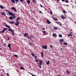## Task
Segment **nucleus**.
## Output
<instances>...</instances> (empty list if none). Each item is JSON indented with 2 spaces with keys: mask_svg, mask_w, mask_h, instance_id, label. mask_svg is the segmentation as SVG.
<instances>
[{
  "mask_svg": "<svg viewBox=\"0 0 76 76\" xmlns=\"http://www.w3.org/2000/svg\"><path fill=\"white\" fill-rule=\"evenodd\" d=\"M5 26L7 28H9V29H8V31H11L12 35H13V36H15V33L14 32V30H12V28H10V27L9 26V25H8L7 24H6Z\"/></svg>",
  "mask_w": 76,
  "mask_h": 76,
  "instance_id": "1",
  "label": "nucleus"
},
{
  "mask_svg": "<svg viewBox=\"0 0 76 76\" xmlns=\"http://www.w3.org/2000/svg\"><path fill=\"white\" fill-rule=\"evenodd\" d=\"M8 14L10 16H12L13 19H16V16L14 15L13 13L10 11L8 12Z\"/></svg>",
  "mask_w": 76,
  "mask_h": 76,
  "instance_id": "2",
  "label": "nucleus"
},
{
  "mask_svg": "<svg viewBox=\"0 0 76 76\" xmlns=\"http://www.w3.org/2000/svg\"><path fill=\"white\" fill-rule=\"evenodd\" d=\"M39 68H41L42 67V66H41V65H42V63H43V61H42L41 60H39Z\"/></svg>",
  "mask_w": 76,
  "mask_h": 76,
  "instance_id": "3",
  "label": "nucleus"
},
{
  "mask_svg": "<svg viewBox=\"0 0 76 76\" xmlns=\"http://www.w3.org/2000/svg\"><path fill=\"white\" fill-rule=\"evenodd\" d=\"M7 29V28H4L2 31H0V33L2 34V33L4 32V31H6Z\"/></svg>",
  "mask_w": 76,
  "mask_h": 76,
  "instance_id": "4",
  "label": "nucleus"
},
{
  "mask_svg": "<svg viewBox=\"0 0 76 76\" xmlns=\"http://www.w3.org/2000/svg\"><path fill=\"white\" fill-rule=\"evenodd\" d=\"M41 47L43 49L45 50H47L48 48L47 46H46V45L42 46Z\"/></svg>",
  "mask_w": 76,
  "mask_h": 76,
  "instance_id": "5",
  "label": "nucleus"
},
{
  "mask_svg": "<svg viewBox=\"0 0 76 76\" xmlns=\"http://www.w3.org/2000/svg\"><path fill=\"white\" fill-rule=\"evenodd\" d=\"M11 9H12V10H13L15 12H17V10H16V8L15 7H11Z\"/></svg>",
  "mask_w": 76,
  "mask_h": 76,
  "instance_id": "6",
  "label": "nucleus"
},
{
  "mask_svg": "<svg viewBox=\"0 0 76 76\" xmlns=\"http://www.w3.org/2000/svg\"><path fill=\"white\" fill-rule=\"evenodd\" d=\"M66 73L68 75H70V74L71 72L70 71H68L67 69H66Z\"/></svg>",
  "mask_w": 76,
  "mask_h": 76,
  "instance_id": "7",
  "label": "nucleus"
},
{
  "mask_svg": "<svg viewBox=\"0 0 76 76\" xmlns=\"http://www.w3.org/2000/svg\"><path fill=\"white\" fill-rule=\"evenodd\" d=\"M16 23H15V25L16 26H18V25L19 24V22H18V21H17V20L16 21Z\"/></svg>",
  "mask_w": 76,
  "mask_h": 76,
  "instance_id": "8",
  "label": "nucleus"
},
{
  "mask_svg": "<svg viewBox=\"0 0 76 76\" xmlns=\"http://www.w3.org/2000/svg\"><path fill=\"white\" fill-rule=\"evenodd\" d=\"M24 37H28V34H27V33H26L24 34Z\"/></svg>",
  "mask_w": 76,
  "mask_h": 76,
  "instance_id": "9",
  "label": "nucleus"
},
{
  "mask_svg": "<svg viewBox=\"0 0 76 76\" xmlns=\"http://www.w3.org/2000/svg\"><path fill=\"white\" fill-rule=\"evenodd\" d=\"M26 3H27L28 4H29L31 2V1L30 0H27L26 1Z\"/></svg>",
  "mask_w": 76,
  "mask_h": 76,
  "instance_id": "10",
  "label": "nucleus"
},
{
  "mask_svg": "<svg viewBox=\"0 0 76 76\" xmlns=\"http://www.w3.org/2000/svg\"><path fill=\"white\" fill-rule=\"evenodd\" d=\"M61 18L62 19H66V17H64L63 15H61Z\"/></svg>",
  "mask_w": 76,
  "mask_h": 76,
  "instance_id": "11",
  "label": "nucleus"
},
{
  "mask_svg": "<svg viewBox=\"0 0 76 76\" xmlns=\"http://www.w3.org/2000/svg\"><path fill=\"white\" fill-rule=\"evenodd\" d=\"M1 13L2 14L1 15L2 16L4 15V16H6V14H5V13H4V12H1Z\"/></svg>",
  "mask_w": 76,
  "mask_h": 76,
  "instance_id": "12",
  "label": "nucleus"
},
{
  "mask_svg": "<svg viewBox=\"0 0 76 76\" xmlns=\"http://www.w3.org/2000/svg\"><path fill=\"white\" fill-rule=\"evenodd\" d=\"M47 22L48 24H50V23H51V22L50 21L48 20H47Z\"/></svg>",
  "mask_w": 76,
  "mask_h": 76,
  "instance_id": "13",
  "label": "nucleus"
},
{
  "mask_svg": "<svg viewBox=\"0 0 76 76\" xmlns=\"http://www.w3.org/2000/svg\"><path fill=\"white\" fill-rule=\"evenodd\" d=\"M59 41L60 42H64V39H61L59 40Z\"/></svg>",
  "mask_w": 76,
  "mask_h": 76,
  "instance_id": "14",
  "label": "nucleus"
},
{
  "mask_svg": "<svg viewBox=\"0 0 76 76\" xmlns=\"http://www.w3.org/2000/svg\"><path fill=\"white\" fill-rule=\"evenodd\" d=\"M11 1L12 3H13L14 4H15V0H10Z\"/></svg>",
  "mask_w": 76,
  "mask_h": 76,
  "instance_id": "15",
  "label": "nucleus"
},
{
  "mask_svg": "<svg viewBox=\"0 0 76 76\" xmlns=\"http://www.w3.org/2000/svg\"><path fill=\"white\" fill-rule=\"evenodd\" d=\"M41 53H42L41 57L43 58V57H44V53H43V52L42 51V52Z\"/></svg>",
  "mask_w": 76,
  "mask_h": 76,
  "instance_id": "16",
  "label": "nucleus"
},
{
  "mask_svg": "<svg viewBox=\"0 0 76 76\" xmlns=\"http://www.w3.org/2000/svg\"><path fill=\"white\" fill-rule=\"evenodd\" d=\"M54 28L55 30H57L58 29V27L56 26L54 27Z\"/></svg>",
  "mask_w": 76,
  "mask_h": 76,
  "instance_id": "17",
  "label": "nucleus"
},
{
  "mask_svg": "<svg viewBox=\"0 0 76 76\" xmlns=\"http://www.w3.org/2000/svg\"><path fill=\"white\" fill-rule=\"evenodd\" d=\"M56 35L57 34H56L55 33H53V36L54 37H56Z\"/></svg>",
  "mask_w": 76,
  "mask_h": 76,
  "instance_id": "18",
  "label": "nucleus"
},
{
  "mask_svg": "<svg viewBox=\"0 0 76 76\" xmlns=\"http://www.w3.org/2000/svg\"><path fill=\"white\" fill-rule=\"evenodd\" d=\"M10 45H11L10 44H9L8 45V47H9L10 50H11V48H10Z\"/></svg>",
  "mask_w": 76,
  "mask_h": 76,
  "instance_id": "19",
  "label": "nucleus"
},
{
  "mask_svg": "<svg viewBox=\"0 0 76 76\" xmlns=\"http://www.w3.org/2000/svg\"><path fill=\"white\" fill-rule=\"evenodd\" d=\"M32 1L34 3H37V0H32Z\"/></svg>",
  "mask_w": 76,
  "mask_h": 76,
  "instance_id": "20",
  "label": "nucleus"
},
{
  "mask_svg": "<svg viewBox=\"0 0 76 76\" xmlns=\"http://www.w3.org/2000/svg\"><path fill=\"white\" fill-rule=\"evenodd\" d=\"M13 17L12 16H10L9 18V19H10V20H12V19H13Z\"/></svg>",
  "mask_w": 76,
  "mask_h": 76,
  "instance_id": "21",
  "label": "nucleus"
},
{
  "mask_svg": "<svg viewBox=\"0 0 76 76\" xmlns=\"http://www.w3.org/2000/svg\"><path fill=\"white\" fill-rule=\"evenodd\" d=\"M28 73H29V74H30V75H32V76H37V75H34V74H32V73H31L29 72H28Z\"/></svg>",
  "mask_w": 76,
  "mask_h": 76,
  "instance_id": "22",
  "label": "nucleus"
},
{
  "mask_svg": "<svg viewBox=\"0 0 76 76\" xmlns=\"http://www.w3.org/2000/svg\"><path fill=\"white\" fill-rule=\"evenodd\" d=\"M20 19V17H18L16 19L17 22V21H18V20H19V19Z\"/></svg>",
  "mask_w": 76,
  "mask_h": 76,
  "instance_id": "23",
  "label": "nucleus"
},
{
  "mask_svg": "<svg viewBox=\"0 0 76 76\" xmlns=\"http://www.w3.org/2000/svg\"><path fill=\"white\" fill-rule=\"evenodd\" d=\"M20 69L21 70H25V68L23 67L22 66H21Z\"/></svg>",
  "mask_w": 76,
  "mask_h": 76,
  "instance_id": "24",
  "label": "nucleus"
},
{
  "mask_svg": "<svg viewBox=\"0 0 76 76\" xmlns=\"http://www.w3.org/2000/svg\"><path fill=\"white\" fill-rule=\"evenodd\" d=\"M9 23L10 24H13V23H14V21L10 22H9Z\"/></svg>",
  "mask_w": 76,
  "mask_h": 76,
  "instance_id": "25",
  "label": "nucleus"
},
{
  "mask_svg": "<svg viewBox=\"0 0 76 76\" xmlns=\"http://www.w3.org/2000/svg\"><path fill=\"white\" fill-rule=\"evenodd\" d=\"M62 35L60 34H59V38H62Z\"/></svg>",
  "mask_w": 76,
  "mask_h": 76,
  "instance_id": "26",
  "label": "nucleus"
},
{
  "mask_svg": "<svg viewBox=\"0 0 76 76\" xmlns=\"http://www.w3.org/2000/svg\"><path fill=\"white\" fill-rule=\"evenodd\" d=\"M56 23H57V24H58V25H60L61 23L59 22H56Z\"/></svg>",
  "mask_w": 76,
  "mask_h": 76,
  "instance_id": "27",
  "label": "nucleus"
},
{
  "mask_svg": "<svg viewBox=\"0 0 76 76\" xmlns=\"http://www.w3.org/2000/svg\"><path fill=\"white\" fill-rule=\"evenodd\" d=\"M35 62L37 63L38 62V59H36L35 60Z\"/></svg>",
  "mask_w": 76,
  "mask_h": 76,
  "instance_id": "28",
  "label": "nucleus"
},
{
  "mask_svg": "<svg viewBox=\"0 0 76 76\" xmlns=\"http://www.w3.org/2000/svg\"><path fill=\"white\" fill-rule=\"evenodd\" d=\"M50 62L49 61H48L47 62H46V64H50Z\"/></svg>",
  "mask_w": 76,
  "mask_h": 76,
  "instance_id": "29",
  "label": "nucleus"
},
{
  "mask_svg": "<svg viewBox=\"0 0 76 76\" xmlns=\"http://www.w3.org/2000/svg\"><path fill=\"white\" fill-rule=\"evenodd\" d=\"M13 57H15L17 58H18V56L17 55H14Z\"/></svg>",
  "mask_w": 76,
  "mask_h": 76,
  "instance_id": "30",
  "label": "nucleus"
},
{
  "mask_svg": "<svg viewBox=\"0 0 76 76\" xmlns=\"http://www.w3.org/2000/svg\"><path fill=\"white\" fill-rule=\"evenodd\" d=\"M63 13H64V14L66 13V11H65V10H63Z\"/></svg>",
  "mask_w": 76,
  "mask_h": 76,
  "instance_id": "31",
  "label": "nucleus"
},
{
  "mask_svg": "<svg viewBox=\"0 0 76 76\" xmlns=\"http://www.w3.org/2000/svg\"><path fill=\"white\" fill-rule=\"evenodd\" d=\"M64 45H67V43L66 42H64L63 43Z\"/></svg>",
  "mask_w": 76,
  "mask_h": 76,
  "instance_id": "32",
  "label": "nucleus"
},
{
  "mask_svg": "<svg viewBox=\"0 0 76 76\" xmlns=\"http://www.w3.org/2000/svg\"><path fill=\"white\" fill-rule=\"evenodd\" d=\"M0 7L1 9H4V7H3L2 6L0 5Z\"/></svg>",
  "mask_w": 76,
  "mask_h": 76,
  "instance_id": "33",
  "label": "nucleus"
},
{
  "mask_svg": "<svg viewBox=\"0 0 76 76\" xmlns=\"http://www.w3.org/2000/svg\"><path fill=\"white\" fill-rule=\"evenodd\" d=\"M28 44H29V45H31V46H32L33 45V44H32V43H28Z\"/></svg>",
  "mask_w": 76,
  "mask_h": 76,
  "instance_id": "34",
  "label": "nucleus"
},
{
  "mask_svg": "<svg viewBox=\"0 0 76 76\" xmlns=\"http://www.w3.org/2000/svg\"><path fill=\"white\" fill-rule=\"evenodd\" d=\"M53 19L54 20H58V19H57V18H53Z\"/></svg>",
  "mask_w": 76,
  "mask_h": 76,
  "instance_id": "35",
  "label": "nucleus"
},
{
  "mask_svg": "<svg viewBox=\"0 0 76 76\" xmlns=\"http://www.w3.org/2000/svg\"><path fill=\"white\" fill-rule=\"evenodd\" d=\"M69 36H72V35L70 34H69L68 35V37H69Z\"/></svg>",
  "mask_w": 76,
  "mask_h": 76,
  "instance_id": "36",
  "label": "nucleus"
},
{
  "mask_svg": "<svg viewBox=\"0 0 76 76\" xmlns=\"http://www.w3.org/2000/svg\"><path fill=\"white\" fill-rule=\"evenodd\" d=\"M15 1L16 3H18L19 2V0H15Z\"/></svg>",
  "mask_w": 76,
  "mask_h": 76,
  "instance_id": "37",
  "label": "nucleus"
},
{
  "mask_svg": "<svg viewBox=\"0 0 76 76\" xmlns=\"http://www.w3.org/2000/svg\"><path fill=\"white\" fill-rule=\"evenodd\" d=\"M64 64L65 65V66H67L68 65V64L67 63H64Z\"/></svg>",
  "mask_w": 76,
  "mask_h": 76,
  "instance_id": "38",
  "label": "nucleus"
},
{
  "mask_svg": "<svg viewBox=\"0 0 76 76\" xmlns=\"http://www.w3.org/2000/svg\"><path fill=\"white\" fill-rule=\"evenodd\" d=\"M31 55L32 56H33V57H35V54H34V53H32L31 54Z\"/></svg>",
  "mask_w": 76,
  "mask_h": 76,
  "instance_id": "39",
  "label": "nucleus"
},
{
  "mask_svg": "<svg viewBox=\"0 0 76 76\" xmlns=\"http://www.w3.org/2000/svg\"><path fill=\"white\" fill-rule=\"evenodd\" d=\"M46 32V31H43V32L44 34H45Z\"/></svg>",
  "mask_w": 76,
  "mask_h": 76,
  "instance_id": "40",
  "label": "nucleus"
},
{
  "mask_svg": "<svg viewBox=\"0 0 76 76\" xmlns=\"http://www.w3.org/2000/svg\"><path fill=\"white\" fill-rule=\"evenodd\" d=\"M65 2H66V3H69V1H68V0H66Z\"/></svg>",
  "mask_w": 76,
  "mask_h": 76,
  "instance_id": "41",
  "label": "nucleus"
},
{
  "mask_svg": "<svg viewBox=\"0 0 76 76\" xmlns=\"http://www.w3.org/2000/svg\"><path fill=\"white\" fill-rule=\"evenodd\" d=\"M50 15H53V12H52V11L50 12Z\"/></svg>",
  "mask_w": 76,
  "mask_h": 76,
  "instance_id": "42",
  "label": "nucleus"
},
{
  "mask_svg": "<svg viewBox=\"0 0 76 76\" xmlns=\"http://www.w3.org/2000/svg\"><path fill=\"white\" fill-rule=\"evenodd\" d=\"M23 0H20V1H21V3H23Z\"/></svg>",
  "mask_w": 76,
  "mask_h": 76,
  "instance_id": "43",
  "label": "nucleus"
},
{
  "mask_svg": "<svg viewBox=\"0 0 76 76\" xmlns=\"http://www.w3.org/2000/svg\"><path fill=\"white\" fill-rule=\"evenodd\" d=\"M31 37V38H33L34 37V36L32 35H30Z\"/></svg>",
  "mask_w": 76,
  "mask_h": 76,
  "instance_id": "44",
  "label": "nucleus"
},
{
  "mask_svg": "<svg viewBox=\"0 0 76 76\" xmlns=\"http://www.w3.org/2000/svg\"><path fill=\"white\" fill-rule=\"evenodd\" d=\"M6 12H8V13H9V12H10V11H9V10H6Z\"/></svg>",
  "mask_w": 76,
  "mask_h": 76,
  "instance_id": "45",
  "label": "nucleus"
},
{
  "mask_svg": "<svg viewBox=\"0 0 76 76\" xmlns=\"http://www.w3.org/2000/svg\"><path fill=\"white\" fill-rule=\"evenodd\" d=\"M39 12H40V13H41V14H42V12H41V11H39Z\"/></svg>",
  "mask_w": 76,
  "mask_h": 76,
  "instance_id": "46",
  "label": "nucleus"
},
{
  "mask_svg": "<svg viewBox=\"0 0 76 76\" xmlns=\"http://www.w3.org/2000/svg\"><path fill=\"white\" fill-rule=\"evenodd\" d=\"M59 25L60 26H62V24L61 23L59 24Z\"/></svg>",
  "mask_w": 76,
  "mask_h": 76,
  "instance_id": "47",
  "label": "nucleus"
},
{
  "mask_svg": "<svg viewBox=\"0 0 76 76\" xmlns=\"http://www.w3.org/2000/svg\"><path fill=\"white\" fill-rule=\"evenodd\" d=\"M41 7H43L42 5L41 4H40Z\"/></svg>",
  "mask_w": 76,
  "mask_h": 76,
  "instance_id": "48",
  "label": "nucleus"
},
{
  "mask_svg": "<svg viewBox=\"0 0 76 76\" xmlns=\"http://www.w3.org/2000/svg\"><path fill=\"white\" fill-rule=\"evenodd\" d=\"M6 75H7V76H9V74L8 73H7L6 74Z\"/></svg>",
  "mask_w": 76,
  "mask_h": 76,
  "instance_id": "49",
  "label": "nucleus"
},
{
  "mask_svg": "<svg viewBox=\"0 0 76 76\" xmlns=\"http://www.w3.org/2000/svg\"><path fill=\"white\" fill-rule=\"evenodd\" d=\"M52 60H53V61H55V59H53Z\"/></svg>",
  "mask_w": 76,
  "mask_h": 76,
  "instance_id": "50",
  "label": "nucleus"
},
{
  "mask_svg": "<svg viewBox=\"0 0 76 76\" xmlns=\"http://www.w3.org/2000/svg\"><path fill=\"white\" fill-rule=\"evenodd\" d=\"M37 58V57L36 56H35L34 57V58Z\"/></svg>",
  "mask_w": 76,
  "mask_h": 76,
  "instance_id": "51",
  "label": "nucleus"
},
{
  "mask_svg": "<svg viewBox=\"0 0 76 76\" xmlns=\"http://www.w3.org/2000/svg\"><path fill=\"white\" fill-rule=\"evenodd\" d=\"M50 48H52V47H53V46H52V45H50Z\"/></svg>",
  "mask_w": 76,
  "mask_h": 76,
  "instance_id": "52",
  "label": "nucleus"
},
{
  "mask_svg": "<svg viewBox=\"0 0 76 76\" xmlns=\"http://www.w3.org/2000/svg\"><path fill=\"white\" fill-rule=\"evenodd\" d=\"M45 29V28H42V30H44Z\"/></svg>",
  "mask_w": 76,
  "mask_h": 76,
  "instance_id": "53",
  "label": "nucleus"
},
{
  "mask_svg": "<svg viewBox=\"0 0 76 76\" xmlns=\"http://www.w3.org/2000/svg\"><path fill=\"white\" fill-rule=\"evenodd\" d=\"M3 45H4V46H6V45L5 44H3Z\"/></svg>",
  "mask_w": 76,
  "mask_h": 76,
  "instance_id": "54",
  "label": "nucleus"
},
{
  "mask_svg": "<svg viewBox=\"0 0 76 76\" xmlns=\"http://www.w3.org/2000/svg\"><path fill=\"white\" fill-rule=\"evenodd\" d=\"M8 40H9V37H8Z\"/></svg>",
  "mask_w": 76,
  "mask_h": 76,
  "instance_id": "55",
  "label": "nucleus"
},
{
  "mask_svg": "<svg viewBox=\"0 0 76 76\" xmlns=\"http://www.w3.org/2000/svg\"><path fill=\"white\" fill-rule=\"evenodd\" d=\"M29 38H30V37H28V39H29Z\"/></svg>",
  "mask_w": 76,
  "mask_h": 76,
  "instance_id": "56",
  "label": "nucleus"
},
{
  "mask_svg": "<svg viewBox=\"0 0 76 76\" xmlns=\"http://www.w3.org/2000/svg\"><path fill=\"white\" fill-rule=\"evenodd\" d=\"M63 1H64V0H61Z\"/></svg>",
  "mask_w": 76,
  "mask_h": 76,
  "instance_id": "57",
  "label": "nucleus"
},
{
  "mask_svg": "<svg viewBox=\"0 0 76 76\" xmlns=\"http://www.w3.org/2000/svg\"><path fill=\"white\" fill-rule=\"evenodd\" d=\"M70 34H72V32H71Z\"/></svg>",
  "mask_w": 76,
  "mask_h": 76,
  "instance_id": "58",
  "label": "nucleus"
},
{
  "mask_svg": "<svg viewBox=\"0 0 76 76\" xmlns=\"http://www.w3.org/2000/svg\"><path fill=\"white\" fill-rule=\"evenodd\" d=\"M62 44V43L61 42H60V44L61 45V44Z\"/></svg>",
  "mask_w": 76,
  "mask_h": 76,
  "instance_id": "59",
  "label": "nucleus"
},
{
  "mask_svg": "<svg viewBox=\"0 0 76 76\" xmlns=\"http://www.w3.org/2000/svg\"><path fill=\"white\" fill-rule=\"evenodd\" d=\"M30 39H31V37H30Z\"/></svg>",
  "mask_w": 76,
  "mask_h": 76,
  "instance_id": "60",
  "label": "nucleus"
},
{
  "mask_svg": "<svg viewBox=\"0 0 76 76\" xmlns=\"http://www.w3.org/2000/svg\"><path fill=\"white\" fill-rule=\"evenodd\" d=\"M0 50H1V48H0Z\"/></svg>",
  "mask_w": 76,
  "mask_h": 76,
  "instance_id": "61",
  "label": "nucleus"
},
{
  "mask_svg": "<svg viewBox=\"0 0 76 76\" xmlns=\"http://www.w3.org/2000/svg\"><path fill=\"white\" fill-rule=\"evenodd\" d=\"M75 54H76V52H75Z\"/></svg>",
  "mask_w": 76,
  "mask_h": 76,
  "instance_id": "62",
  "label": "nucleus"
},
{
  "mask_svg": "<svg viewBox=\"0 0 76 76\" xmlns=\"http://www.w3.org/2000/svg\"><path fill=\"white\" fill-rule=\"evenodd\" d=\"M73 76H76V75H74Z\"/></svg>",
  "mask_w": 76,
  "mask_h": 76,
  "instance_id": "63",
  "label": "nucleus"
},
{
  "mask_svg": "<svg viewBox=\"0 0 76 76\" xmlns=\"http://www.w3.org/2000/svg\"><path fill=\"white\" fill-rule=\"evenodd\" d=\"M63 47H64H64H65V46H64Z\"/></svg>",
  "mask_w": 76,
  "mask_h": 76,
  "instance_id": "64",
  "label": "nucleus"
}]
</instances>
